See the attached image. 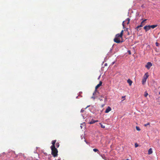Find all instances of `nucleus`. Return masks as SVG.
Listing matches in <instances>:
<instances>
[{
  "mask_svg": "<svg viewBox=\"0 0 160 160\" xmlns=\"http://www.w3.org/2000/svg\"><path fill=\"white\" fill-rule=\"evenodd\" d=\"M122 38V37L120 36L119 33L115 35V38L114 39L113 41L114 42L117 43L122 42V41H120V38Z\"/></svg>",
  "mask_w": 160,
  "mask_h": 160,
  "instance_id": "1",
  "label": "nucleus"
},
{
  "mask_svg": "<svg viewBox=\"0 0 160 160\" xmlns=\"http://www.w3.org/2000/svg\"><path fill=\"white\" fill-rule=\"evenodd\" d=\"M52 150V154L53 156L55 157L57 156L58 151L55 147L51 148Z\"/></svg>",
  "mask_w": 160,
  "mask_h": 160,
  "instance_id": "2",
  "label": "nucleus"
},
{
  "mask_svg": "<svg viewBox=\"0 0 160 160\" xmlns=\"http://www.w3.org/2000/svg\"><path fill=\"white\" fill-rule=\"evenodd\" d=\"M148 76L149 75L148 72H147L145 74L143 77L142 81V83L143 85H144L145 84L146 81L147 79L148 78Z\"/></svg>",
  "mask_w": 160,
  "mask_h": 160,
  "instance_id": "3",
  "label": "nucleus"
},
{
  "mask_svg": "<svg viewBox=\"0 0 160 160\" xmlns=\"http://www.w3.org/2000/svg\"><path fill=\"white\" fill-rule=\"evenodd\" d=\"M152 63L150 62H148L145 66V67L148 70L152 66Z\"/></svg>",
  "mask_w": 160,
  "mask_h": 160,
  "instance_id": "4",
  "label": "nucleus"
},
{
  "mask_svg": "<svg viewBox=\"0 0 160 160\" xmlns=\"http://www.w3.org/2000/svg\"><path fill=\"white\" fill-rule=\"evenodd\" d=\"M130 21V19L129 18H128L125 21H123L122 22V25L123 28H125V25H124V22H126L127 24H128L129 23Z\"/></svg>",
  "mask_w": 160,
  "mask_h": 160,
  "instance_id": "5",
  "label": "nucleus"
},
{
  "mask_svg": "<svg viewBox=\"0 0 160 160\" xmlns=\"http://www.w3.org/2000/svg\"><path fill=\"white\" fill-rule=\"evenodd\" d=\"M102 82L101 81H100L98 84L95 87V91L93 93V95H94L96 92V91H97V89L101 86L102 85Z\"/></svg>",
  "mask_w": 160,
  "mask_h": 160,
  "instance_id": "6",
  "label": "nucleus"
},
{
  "mask_svg": "<svg viewBox=\"0 0 160 160\" xmlns=\"http://www.w3.org/2000/svg\"><path fill=\"white\" fill-rule=\"evenodd\" d=\"M144 29L145 30L146 32H147L150 29V25L146 26L144 27Z\"/></svg>",
  "mask_w": 160,
  "mask_h": 160,
  "instance_id": "7",
  "label": "nucleus"
},
{
  "mask_svg": "<svg viewBox=\"0 0 160 160\" xmlns=\"http://www.w3.org/2000/svg\"><path fill=\"white\" fill-rule=\"evenodd\" d=\"M111 108L110 107L108 106L106 108V109L105 111V112L106 113H108V112H109L110 111H111Z\"/></svg>",
  "mask_w": 160,
  "mask_h": 160,
  "instance_id": "8",
  "label": "nucleus"
},
{
  "mask_svg": "<svg viewBox=\"0 0 160 160\" xmlns=\"http://www.w3.org/2000/svg\"><path fill=\"white\" fill-rule=\"evenodd\" d=\"M98 122V120H94L93 119H92L90 122H88L89 124H92L95 123L96 122Z\"/></svg>",
  "mask_w": 160,
  "mask_h": 160,
  "instance_id": "9",
  "label": "nucleus"
},
{
  "mask_svg": "<svg viewBox=\"0 0 160 160\" xmlns=\"http://www.w3.org/2000/svg\"><path fill=\"white\" fill-rule=\"evenodd\" d=\"M152 153V148H150L148 150V154L149 155L151 154Z\"/></svg>",
  "mask_w": 160,
  "mask_h": 160,
  "instance_id": "10",
  "label": "nucleus"
},
{
  "mask_svg": "<svg viewBox=\"0 0 160 160\" xmlns=\"http://www.w3.org/2000/svg\"><path fill=\"white\" fill-rule=\"evenodd\" d=\"M56 141V140H53L52 141V145L51 146V148L55 147V145Z\"/></svg>",
  "mask_w": 160,
  "mask_h": 160,
  "instance_id": "11",
  "label": "nucleus"
},
{
  "mask_svg": "<svg viewBox=\"0 0 160 160\" xmlns=\"http://www.w3.org/2000/svg\"><path fill=\"white\" fill-rule=\"evenodd\" d=\"M127 82L128 83L129 86H131L132 83V82L129 79L127 80Z\"/></svg>",
  "mask_w": 160,
  "mask_h": 160,
  "instance_id": "12",
  "label": "nucleus"
},
{
  "mask_svg": "<svg viewBox=\"0 0 160 160\" xmlns=\"http://www.w3.org/2000/svg\"><path fill=\"white\" fill-rule=\"evenodd\" d=\"M157 25H150V28H156L157 26Z\"/></svg>",
  "mask_w": 160,
  "mask_h": 160,
  "instance_id": "13",
  "label": "nucleus"
},
{
  "mask_svg": "<svg viewBox=\"0 0 160 160\" xmlns=\"http://www.w3.org/2000/svg\"><path fill=\"white\" fill-rule=\"evenodd\" d=\"M100 156L102 157V158L104 160L106 159V158H107L105 156L104 154H101L100 155Z\"/></svg>",
  "mask_w": 160,
  "mask_h": 160,
  "instance_id": "14",
  "label": "nucleus"
},
{
  "mask_svg": "<svg viewBox=\"0 0 160 160\" xmlns=\"http://www.w3.org/2000/svg\"><path fill=\"white\" fill-rule=\"evenodd\" d=\"M123 30H122L121 31L120 33L119 34V35H120V36L122 37V36H123Z\"/></svg>",
  "mask_w": 160,
  "mask_h": 160,
  "instance_id": "15",
  "label": "nucleus"
},
{
  "mask_svg": "<svg viewBox=\"0 0 160 160\" xmlns=\"http://www.w3.org/2000/svg\"><path fill=\"white\" fill-rule=\"evenodd\" d=\"M148 95V94L147 93V92L146 91L145 92V93H144V95L145 97H146Z\"/></svg>",
  "mask_w": 160,
  "mask_h": 160,
  "instance_id": "16",
  "label": "nucleus"
},
{
  "mask_svg": "<svg viewBox=\"0 0 160 160\" xmlns=\"http://www.w3.org/2000/svg\"><path fill=\"white\" fill-rule=\"evenodd\" d=\"M136 130L138 131H140V128L138 126H136Z\"/></svg>",
  "mask_w": 160,
  "mask_h": 160,
  "instance_id": "17",
  "label": "nucleus"
},
{
  "mask_svg": "<svg viewBox=\"0 0 160 160\" xmlns=\"http://www.w3.org/2000/svg\"><path fill=\"white\" fill-rule=\"evenodd\" d=\"M99 124L101 125V127L102 128H105V126L104 125H102L101 123H99Z\"/></svg>",
  "mask_w": 160,
  "mask_h": 160,
  "instance_id": "18",
  "label": "nucleus"
},
{
  "mask_svg": "<svg viewBox=\"0 0 160 160\" xmlns=\"http://www.w3.org/2000/svg\"><path fill=\"white\" fill-rule=\"evenodd\" d=\"M93 151L95 152H99L98 150V149H96V148L93 149Z\"/></svg>",
  "mask_w": 160,
  "mask_h": 160,
  "instance_id": "19",
  "label": "nucleus"
},
{
  "mask_svg": "<svg viewBox=\"0 0 160 160\" xmlns=\"http://www.w3.org/2000/svg\"><path fill=\"white\" fill-rule=\"evenodd\" d=\"M140 27H139V26H138L136 28V29L137 30V31H139V30H138V29Z\"/></svg>",
  "mask_w": 160,
  "mask_h": 160,
  "instance_id": "20",
  "label": "nucleus"
},
{
  "mask_svg": "<svg viewBox=\"0 0 160 160\" xmlns=\"http://www.w3.org/2000/svg\"><path fill=\"white\" fill-rule=\"evenodd\" d=\"M56 147L58 148L59 146V144L58 143H56Z\"/></svg>",
  "mask_w": 160,
  "mask_h": 160,
  "instance_id": "21",
  "label": "nucleus"
},
{
  "mask_svg": "<svg viewBox=\"0 0 160 160\" xmlns=\"http://www.w3.org/2000/svg\"><path fill=\"white\" fill-rule=\"evenodd\" d=\"M150 123L149 122H148L147 123V124H145L144 125V126L145 127H146V126H147V125H149L150 124Z\"/></svg>",
  "mask_w": 160,
  "mask_h": 160,
  "instance_id": "22",
  "label": "nucleus"
},
{
  "mask_svg": "<svg viewBox=\"0 0 160 160\" xmlns=\"http://www.w3.org/2000/svg\"><path fill=\"white\" fill-rule=\"evenodd\" d=\"M128 52L129 55H131V52L130 50H128Z\"/></svg>",
  "mask_w": 160,
  "mask_h": 160,
  "instance_id": "23",
  "label": "nucleus"
},
{
  "mask_svg": "<svg viewBox=\"0 0 160 160\" xmlns=\"http://www.w3.org/2000/svg\"><path fill=\"white\" fill-rule=\"evenodd\" d=\"M156 45L157 46H158L159 45V44L157 42H156Z\"/></svg>",
  "mask_w": 160,
  "mask_h": 160,
  "instance_id": "24",
  "label": "nucleus"
},
{
  "mask_svg": "<svg viewBox=\"0 0 160 160\" xmlns=\"http://www.w3.org/2000/svg\"><path fill=\"white\" fill-rule=\"evenodd\" d=\"M135 147L136 148L138 147V144L136 143L135 144Z\"/></svg>",
  "mask_w": 160,
  "mask_h": 160,
  "instance_id": "25",
  "label": "nucleus"
},
{
  "mask_svg": "<svg viewBox=\"0 0 160 160\" xmlns=\"http://www.w3.org/2000/svg\"><path fill=\"white\" fill-rule=\"evenodd\" d=\"M125 96H122V98H123V99L122 100V101H123V100H124L125 99Z\"/></svg>",
  "mask_w": 160,
  "mask_h": 160,
  "instance_id": "26",
  "label": "nucleus"
},
{
  "mask_svg": "<svg viewBox=\"0 0 160 160\" xmlns=\"http://www.w3.org/2000/svg\"><path fill=\"white\" fill-rule=\"evenodd\" d=\"M84 110L83 109H81V112L82 113L84 112Z\"/></svg>",
  "mask_w": 160,
  "mask_h": 160,
  "instance_id": "27",
  "label": "nucleus"
},
{
  "mask_svg": "<svg viewBox=\"0 0 160 160\" xmlns=\"http://www.w3.org/2000/svg\"><path fill=\"white\" fill-rule=\"evenodd\" d=\"M139 26V27H142L143 26V25L142 24V23L141 22V25Z\"/></svg>",
  "mask_w": 160,
  "mask_h": 160,
  "instance_id": "28",
  "label": "nucleus"
},
{
  "mask_svg": "<svg viewBox=\"0 0 160 160\" xmlns=\"http://www.w3.org/2000/svg\"><path fill=\"white\" fill-rule=\"evenodd\" d=\"M146 20V19H145L143 20L142 22V23H143V22H144Z\"/></svg>",
  "mask_w": 160,
  "mask_h": 160,
  "instance_id": "29",
  "label": "nucleus"
},
{
  "mask_svg": "<svg viewBox=\"0 0 160 160\" xmlns=\"http://www.w3.org/2000/svg\"><path fill=\"white\" fill-rule=\"evenodd\" d=\"M100 101H102L103 100H102V98H100Z\"/></svg>",
  "mask_w": 160,
  "mask_h": 160,
  "instance_id": "30",
  "label": "nucleus"
},
{
  "mask_svg": "<svg viewBox=\"0 0 160 160\" xmlns=\"http://www.w3.org/2000/svg\"><path fill=\"white\" fill-rule=\"evenodd\" d=\"M92 98H93V99H94L95 98L94 97L92 96Z\"/></svg>",
  "mask_w": 160,
  "mask_h": 160,
  "instance_id": "31",
  "label": "nucleus"
},
{
  "mask_svg": "<svg viewBox=\"0 0 160 160\" xmlns=\"http://www.w3.org/2000/svg\"><path fill=\"white\" fill-rule=\"evenodd\" d=\"M89 106H87V107L85 108V109H86L88 107H89Z\"/></svg>",
  "mask_w": 160,
  "mask_h": 160,
  "instance_id": "32",
  "label": "nucleus"
},
{
  "mask_svg": "<svg viewBox=\"0 0 160 160\" xmlns=\"http://www.w3.org/2000/svg\"><path fill=\"white\" fill-rule=\"evenodd\" d=\"M104 160H108L107 158H106V159H105Z\"/></svg>",
  "mask_w": 160,
  "mask_h": 160,
  "instance_id": "33",
  "label": "nucleus"
},
{
  "mask_svg": "<svg viewBox=\"0 0 160 160\" xmlns=\"http://www.w3.org/2000/svg\"><path fill=\"white\" fill-rule=\"evenodd\" d=\"M125 160H129V159H127Z\"/></svg>",
  "mask_w": 160,
  "mask_h": 160,
  "instance_id": "34",
  "label": "nucleus"
},
{
  "mask_svg": "<svg viewBox=\"0 0 160 160\" xmlns=\"http://www.w3.org/2000/svg\"><path fill=\"white\" fill-rule=\"evenodd\" d=\"M128 28H126V30H128Z\"/></svg>",
  "mask_w": 160,
  "mask_h": 160,
  "instance_id": "35",
  "label": "nucleus"
},
{
  "mask_svg": "<svg viewBox=\"0 0 160 160\" xmlns=\"http://www.w3.org/2000/svg\"><path fill=\"white\" fill-rule=\"evenodd\" d=\"M128 34L129 35V32L128 33Z\"/></svg>",
  "mask_w": 160,
  "mask_h": 160,
  "instance_id": "36",
  "label": "nucleus"
},
{
  "mask_svg": "<svg viewBox=\"0 0 160 160\" xmlns=\"http://www.w3.org/2000/svg\"><path fill=\"white\" fill-rule=\"evenodd\" d=\"M159 94H160V92L159 93Z\"/></svg>",
  "mask_w": 160,
  "mask_h": 160,
  "instance_id": "37",
  "label": "nucleus"
}]
</instances>
